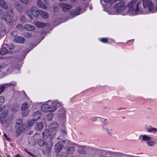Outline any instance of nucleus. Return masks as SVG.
Returning a JSON list of instances; mask_svg holds the SVG:
<instances>
[{"instance_id":"1","label":"nucleus","mask_w":157,"mask_h":157,"mask_svg":"<svg viewBox=\"0 0 157 157\" xmlns=\"http://www.w3.org/2000/svg\"><path fill=\"white\" fill-rule=\"evenodd\" d=\"M49 127V129H46L43 132L44 138L46 140L48 138H50L51 139L53 138L57 132V130L53 129L57 128L58 127V124L56 123L53 122L50 124Z\"/></svg>"},{"instance_id":"2","label":"nucleus","mask_w":157,"mask_h":157,"mask_svg":"<svg viewBox=\"0 0 157 157\" xmlns=\"http://www.w3.org/2000/svg\"><path fill=\"white\" fill-rule=\"evenodd\" d=\"M140 3L137 2V0H132L127 4V6L129 8L128 12L136 14L139 10Z\"/></svg>"},{"instance_id":"3","label":"nucleus","mask_w":157,"mask_h":157,"mask_svg":"<svg viewBox=\"0 0 157 157\" xmlns=\"http://www.w3.org/2000/svg\"><path fill=\"white\" fill-rule=\"evenodd\" d=\"M141 136L143 141L146 142V144L149 146H153L157 143V138L151 137L147 135H142Z\"/></svg>"},{"instance_id":"4","label":"nucleus","mask_w":157,"mask_h":157,"mask_svg":"<svg viewBox=\"0 0 157 157\" xmlns=\"http://www.w3.org/2000/svg\"><path fill=\"white\" fill-rule=\"evenodd\" d=\"M16 127L17 128L16 133L17 135H20L22 132H25L29 129V127L23 125V121L21 119L17 121Z\"/></svg>"},{"instance_id":"5","label":"nucleus","mask_w":157,"mask_h":157,"mask_svg":"<svg viewBox=\"0 0 157 157\" xmlns=\"http://www.w3.org/2000/svg\"><path fill=\"white\" fill-rule=\"evenodd\" d=\"M40 11V10H38L36 6H33L31 7L30 9L26 10L25 13L31 19H32L33 17L31 14L34 17H37L39 16Z\"/></svg>"},{"instance_id":"6","label":"nucleus","mask_w":157,"mask_h":157,"mask_svg":"<svg viewBox=\"0 0 157 157\" xmlns=\"http://www.w3.org/2000/svg\"><path fill=\"white\" fill-rule=\"evenodd\" d=\"M14 13L12 9H9L7 12V16L5 17L3 20L5 21L10 25H13L14 21Z\"/></svg>"},{"instance_id":"7","label":"nucleus","mask_w":157,"mask_h":157,"mask_svg":"<svg viewBox=\"0 0 157 157\" xmlns=\"http://www.w3.org/2000/svg\"><path fill=\"white\" fill-rule=\"evenodd\" d=\"M113 8L116 9L115 13H119L124 11L126 8V6L125 2H123L116 4Z\"/></svg>"},{"instance_id":"8","label":"nucleus","mask_w":157,"mask_h":157,"mask_svg":"<svg viewBox=\"0 0 157 157\" xmlns=\"http://www.w3.org/2000/svg\"><path fill=\"white\" fill-rule=\"evenodd\" d=\"M143 5L145 8L147 7L149 11L151 12H155V10L151 0H143Z\"/></svg>"},{"instance_id":"9","label":"nucleus","mask_w":157,"mask_h":157,"mask_svg":"<svg viewBox=\"0 0 157 157\" xmlns=\"http://www.w3.org/2000/svg\"><path fill=\"white\" fill-rule=\"evenodd\" d=\"M49 138L50 141L45 144V149H43L42 151V152L44 154L48 155L50 153L51 151L52 147L53 146L52 142V139H51L50 138Z\"/></svg>"},{"instance_id":"10","label":"nucleus","mask_w":157,"mask_h":157,"mask_svg":"<svg viewBox=\"0 0 157 157\" xmlns=\"http://www.w3.org/2000/svg\"><path fill=\"white\" fill-rule=\"evenodd\" d=\"M50 105L48 104H44L41 107V109L42 111L44 112H53L54 111V110L56 109L55 108H54L53 109L50 110L49 109V107H50Z\"/></svg>"},{"instance_id":"11","label":"nucleus","mask_w":157,"mask_h":157,"mask_svg":"<svg viewBox=\"0 0 157 157\" xmlns=\"http://www.w3.org/2000/svg\"><path fill=\"white\" fill-rule=\"evenodd\" d=\"M97 152L99 155L98 157H105V154H110V152L101 149H98Z\"/></svg>"},{"instance_id":"12","label":"nucleus","mask_w":157,"mask_h":157,"mask_svg":"<svg viewBox=\"0 0 157 157\" xmlns=\"http://www.w3.org/2000/svg\"><path fill=\"white\" fill-rule=\"evenodd\" d=\"M59 6L62 8V10L64 11H67L72 7V6L71 5L64 3L59 4Z\"/></svg>"},{"instance_id":"13","label":"nucleus","mask_w":157,"mask_h":157,"mask_svg":"<svg viewBox=\"0 0 157 157\" xmlns=\"http://www.w3.org/2000/svg\"><path fill=\"white\" fill-rule=\"evenodd\" d=\"M66 110L65 109L63 108H61L58 111V114L59 117L64 118L65 117V113Z\"/></svg>"},{"instance_id":"14","label":"nucleus","mask_w":157,"mask_h":157,"mask_svg":"<svg viewBox=\"0 0 157 157\" xmlns=\"http://www.w3.org/2000/svg\"><path fill=\"white\" fill-rule=\"evenodd\" d=\"M63 148V145L59 143H56L55 146V151L56 153H59L60 152Z\"/></svg>"},{"instance_id":"15","label":"nucleus","mask_w":157,"mask_h":157,"mask_svg":"<svg viewBox=\"0 0 157 157\" xmlns=\"http://www.w3.org/2000/svg\"><path fill=\"white\" fill-rule=\"evenodd\" d=\"M7 114L6 113H2L0 116V119L1 122L2 124H5L6 122L8 123L6 119V117H7Z\"/></svg>"},{"instance_id":"16","label":"nucleus","mask_w":157,"mask_h":157,"mask_svg":"<svg viewBox=\"0 0 157 157\" xmlns=\"http://www.w3.org/2000/svg\"><path fill=\"white\" fill-rule=\"evenodd\" d=\"M37 5L40 8L43 9H46L47 6L41 0H37Z\"/></svg>"},{"instance_id":"17","label":"nucleus","mask_w":157,"mask_h":157,"mask_svg":"<svg viewBox=\"0 0 157 157\" xmlns=\"http://www.w3.org/2000/svg\"><path fill=\"white\" fill-rule=\"evenodd\" d=\"M72 117L73 119L76 121H78L81 119V113H80L75 112L73 114Z\"/></svg>"},{"instance_id":"18","label":"nucleus","mask_w":157,"mask_h":157,"mask_svg":"<svg viewBox=\"0 0 157 157\" xmlns=\"http://www.w3.org/2000/svg\"><path fill=\"white\" fill-rule=\"evenodd\" d=\"M146 130L148 132L155 133L157 132V128L150 125L146 127Z\"/></svg>"},{"instance_id":"19","label":"nucleus","mask_w":157,"mask_h":157,"mask_svg":"<svg viewBox=\"0 0 157 157\" xmlns=\"http://www.w3.org/2000/svg\"><path fill=\"white\" fill-rule=\"evenodd\" d=\"M14 6L19 12H22L23 9V6L21 4L18 3L17 2H15V3Z\"/></svg>"},{"instance_id":"20","label":"nucleus","mask_w":157,"mask_h":157,"mask_svg":"<svg viewBox=\"0 0 157 157\" xmlns=\"http://www.w3.org/2000/svg\"><path fill=\"white\" fill-rule=\"evenodd\" d=\"M24 38L21 36H16L14 38V41L16 42L23 43L25 41Z\"/></svg>"},{"instance_id":"21","label":"nucleus","mask_w":157,"mask_h":157,"mask_svg":"<svg viewBox=\"0 0 157 157\" xmlns=\"http://www.w3.org/2000/svg\"><path fill=\"white\" fill-rule=\"evenodd\" d=\"M80 10L81 8L80 7H77L75 10L71 11V14L72 15L74 16L78 15L80 13Z\"/></svg>"},{"instance_id":"22","label":"nucleus","mask_w":157,"mask_h":157,"mask_svg":"<svg viewBox=\"0 0 157 157\" xmlns=\"http://www.w3.org/2000/svg\"><path fill=\"white\" fill-rule=\"evenodd\" d=\"M6 30L5 26L3 25L0 26V38L4 36L6 34Z\"/></svg>"},{"instance_id":"23","label":"nucleus","mask_w":157,"mask_h":157,"mask_svg":"<svg viewBox=\"0 0 157 157\" xmlns=\"http://www.w3.org/2000/svg\"><path fill=\"white\" fill-rule=\"evenodd\" d=\"M24 29L29 31H33L35 30V28L34 26L30 24H26L24 26Z\"/></svg>"},{"instance_id":"24","label":"nucleus","mask_w":157,"mask_h":157,"mask_svg":"<svg viewBox=\"0 0 157 157\" xmlns=\"http://www.w3.org/2000/svg\"><path fill=\"white\" fill-rule=\"evenodd\" d=\"M40 112L39 111H36L35 112L33 115V119L35 121L38 120L40 117Z\"/></svg>"},{"instance_id":"25","label":"nucleus","mask_w":157,"mask_h":157,"mask_svg":"<svg viewBox=\"0 0 157 157\" xmlns=\"http://www.w3.org/2000/svg\"><path fill=\"white\" fill-rule=\"evenodd\" d=\"M0 6L5 9L8 7L7 3L4 0H0Z\"/></svg>"},{"instance_id":"26","label":"nucleus","mask_w":157,"mask_h":157,"mask_svg":"<svg viewBox=\"0 0 157 157\" xmlns=\"http://www.w3.org/2000/svg\"><path fill=\"white\" fill-rule=\"evenodd\" d=\"M40 14L42 17L45 19L47 18L48 16V14L46 12L41 10H40Z\"/></svg>"},{"instance_id":"27","label":"nucleus","mask_w":157,"mask_h":157,"mask_svg":"<svg viewBox=\"0 0 157 157\" xmlns=\"http://www.w3.org/2000/svg\"><path fill=\"white\" fill-rule=\"evenodd\" d=\"M86 148L83 146H80L78 147V151L80 154H83L85 153Z\"/></svg>"},{"instance_id":"28","label":"nucleus","mask_w":157,"mask_h":157,"mask_svg":"<svg viewBox=\"0 0 157 157\" xmlns=\"http://www.w3.org/2000/svg\"><path fill=\"white\" fill-rule=\"evenodd\" d=\"M7 50L6 46H3L0 49V54L1 55H5L7 52Z\"/></svg>"},{"instance_id":"29","label":"nucleus","mask_w":157,"mask_h":157,"mask_svg":"<svg viewBox=\"0 0 157 157\" xmlns=\"http://www.w3.org/2000/svg\"><path fill=\"white\" fill-rule=\"evenodd\" d=\"M35 25L38 28H42L45 27L46 25L45 24L39 21H37L35 22Z\"/></svg>"},{"instance_id":"30","label":"nucleus","mask_w":157,"mask_h":157,"mask_svg":"<svg viewBox=\"0 0 157 157\" xmlns=\"http://www.w3.org/2000/svg\"><path fill=\"white\" fill-rule=\"evenodd\" d=\"M60 133L61 135L58 137L57 139L62 140V137H64V136L66 135L67 132L65 130H62L60 131Z\"/></svg>"},{"instance_id":"31","label":"nucleus","mask_w":157,"mask_h":157,"mask_svg":"<svg viewBox=\"0 0 157 157\" xmlns=\"http://www.w3.org/2000/svg\"><path fill=\"white\" fill-rule=\"evenodd\" d=\"M102 130L105 131L107 132L108 134L109 135L112 134V130L110 129L108 127H106L104 126H102Z\"/></svg>"},{"instance_id":"32","label":"nucleus","mask_w":157,"mask_h":157,"mask_svg":"<svg viewBox=\"0 0 157 157\" xmlns=\"http://www.w3.org/2000/svg\"><path fill=\"white\" fill-rule=\"evenodd\" d=\"M68 153L66 151L63 152L59 154H58L56 155V157H67L68 155Z\"/></svg>"},{"instance_id":"33","label":"nucleus","mask_w":157,"mask_h":157,"mask_svg":"<svg viewBox=\"0 0 157 157\" xmlns=\"http://www.w3.org/2000/svg\"><path fill=\"white\" fill-rule=\"evenodd\" d=\"M6 15V13L4 10L2 9H0V17L2 20H3Z\"/></svg>"},{"instance_id":"34","label":"nucleus","mask_w":157,"mask_h":157,"mask_svg":"<svg viewBox=\"0 0 157 157\" xmlns=\"http://www.w3.org/2000/svg\"><path fill=\"white\" fill-rule=\"evenodd\" d=\"M75 150V148L74 147H71L67 148L66 151H67L68 154H71L74 152Z\"/></svg>"},{"instance_id":"35","label":"nucleus","mask_w":157,"mask_h":157,"mask_svg":"<svg viewBox=\"0 0 157 157\" xmlns=\"http://www.w3.org/2000/svg\"><path fill=\"white\" fill-rule=\"evenodd\" d=\"M29 106V105L27 102L23 103L21 106V109L22 111H25L27 109Z\"/></svg>"},{"instance_id":"36","label":"nucleus","mask_w":157,"mask_h":157,"mask_svg":"<svg viewBox=\"0 0 157 157\" xmlns=\"http://www.w3.org/2000/svg\"><path fill=\"white\" fill-rule=\"evenodd\" d=\"M43 128V124L42 122H40L37 123V126L36 127V129L39 130H41Z\"/></svg>"},{"instance_id":"37","label":"nucleus","mask_w":157,"mask_h":157,"mask_svg":"<svg viewBox=\"0 0 157 157\" xmlns=\"http://www.w3.org/2000/svg\"><path fill=\"white\" fill-rule=\"evenodd\" d=\"M35 121V120L33 119V120H30L28 121V126L27 127H29H29L32 126L34 124Z\"/></svg>"},{"instance_id":"38","label":"nucleus","mask_w":157,"mask_h":157,"mask_svg":"<svg viewBox=\"0 0 157 157\" xmlns=\"http://www.w3.org/2000/svg\"><path fill=\"white\" fill-rule=\"evenodd\" d=\"M53 115L52 113H50L48 114L46 116V118L47 120L50 121L52 120L53 117Z\"/></svg>"},{"instance_id":"39","label":"nucleus","mask_w":157,"mask_h":157,"mask_svg":"<svg viewBox=\"0 0 157 157\" xmlns=\"http://www.w3.org/2000/svg\"><path fill=\"white\" fill-rule=\"evenodd\" d=\"M37 143L40 146H42L44 144V141L42 139L39 140L37 141Z\"/></svg>"},{"instance_id":"40","label":"nucleus","mask_w":157,"mask_h":157,"mask_svg":"<svg viewBox=\"0 0 157 157\" xmlns=\"http://www.w3.org/2000/svg\"><path fill=\"white\" fill-rule=\"evenodd\" d=\"M19 109V105L17 104L14 105L12 108V110L14 112L17 111Z\"/></svg>"},{"instance_id":"41","label":"nucleus","mask_w":157,"mask_h":157,"mask_svg":"<svg viewBox=\"0 0 157 157\" xmlns=\"http://www.w3.org/2000/svg\"><path fill=\"white\" fill-rule=\"evenodd\" d=\"M17 29L20 31L22 30L23 29V26L21 24H18L17 25Z\"/></svg>"},{"instance_id":"42","label":"nucleus","mask_w":157,"mask_h":157,"mask_svg":"<svg viewBox=\"0 0 157 157\" xmlns=\"http://www.w3.org/2000/svg\"><path fill=\"white\" fill-rule=\"evenodd\" d=\"M5 101V99L4 97H0V105H2Z\"/></svg>"},{"instance_id":"43","label":"nucleus","mask_w":157,"mask_h":157,"mask_svg":"<svg viewBox=\"0 0 157 157\" xmlns=\"http://www.w3.org/2000/svg\"><path fill=\"white\" fill-rule=\"evenodd\" d=\"M101 121L102 123L104 125H106L107 123L108 120L106 119L102 118H101Z\"/></svg>"},{"instance_id":"44","label":"nucleus","mask_w":157,"mask_h":157,"mask_svg":"<svg viewBox=\"0 0 157 157\" xmlns=\"http://www.w3.org/2000/svg\"><path fill=\"white\" fill-rule=\"evenodd\" d=\"M6 46L9 49L13 50L14 48V46L13 45L10 44V45H6Z\"/></svg>"},{"instance_id":"45","label":"nucleus","mask_w":157,"mask_h":157,"mask_svg":"<svg viewBox=\"0 0 157 157\" xmlns=\"http://www.w3.org/2000/svg\"><path fill=\"white\" fill-rule=\"evenodd\" d=\"M21 3L24 4H27L29 3V0H19Z\"/></svg>"},{"instance_id":"46","label":"nucleus","mask_w":157,"mask_h":157,"mask_svg":"<svg viewBox=\"0 0 157 157\" xmlns=\"http://www.w3.org/2000/svg\"><path fill=\"white\" fill-rule=\"evenodd\" d=\"M6 65L5 64L3 63H0V72L2 69L4 68L5 67Z\"/></svg>"},{"instance_id":"47","label":"nucleus","mask_w":157,"mask_h":157,"mask_svg":"<svg viewBox=\"0 0 157 157\" xmlns=\"http://www.w3.org/2000/svg\"><path fill=\"white\" fill-rule=\"evenodd\" d=\"M50 107H49V109L50 110H52V109H53L54 108H55V109L54 110V111L56 110V107L55 105V104L53 103L52 105H50Z\"/></svg>"},{"instance_id":"48","label":"nucleus","mask_w":157,"mask_h":157,"mask_svg":"<svg viewBox=\"0 0 157 157\" xmlns=\"http://www.w3.org/2000/svg\"><path fill=\"white\" fill-rule=\"evenodd\" d=\"M20 20L22 22H24L26 21L25 16V15L22 16L20 18Z\"/></svg>"},{"instance_id":"49","label":"nucleus","mask_w":157,"mask_h":157,"mask_svg":"<svg viewBox=\"0 0 157 157\" xmlns=\"http://www.w3.org/2000/svg\"><path fill=\"white\" fill-rule=\"evenodd\" d=\"M23 111L22 113V115L23 117H25L27 116L28 115L29 112L28 111Z\"/></svg>"},{"instance_id":"50","label":"nucleus","mask_w":157,"mask_h":157,"mask_svg":"<svg viewBox=\"0 0 157 157\" xmlns=\"http://www.w3.org/2000/svg\"><path fill=\"white\" fill-rule=\"evenodd\" d=\"M98 117H96L93 116L91 117H90V120L93 121H95L97 120Z\"/></svg>"},{"instance_id":"51","label":"nucleus","mask_w":157,"mask_h":157,"mask_svg":"<svg viewBox=\"0 0 157 157\" xmlns=\"http://www.w3.org/2000/svg\"><path fill=\"white\" fill-rule=\"evenodd\" d=\"M17 33L16 31H13L11 32L10 35L11 36L14 37L15 38V37H16Z\"/></svg>"},{"instance_id":"52","label":"nucleus","mask_w":157,"mask_h":157,"mask_svg":"<svg viewBox=\"0 0 157 157\" xmlns=\"http://www.w3.org/2000/svg\"><path fill=\"white\" fill-rule=\"evenodd\" d=\"M100 41L104 43H106L108 42V39L106 38H102L100 40Z\"/></svg>"},{"instance_id":"53","label":"nucleus","mask_w":157,"mask_h":157,"mask_svg":"<svg viewBox=\"0 0 157 157\" xmlns=\"http://www.w3.org/2000/svg\"><path fill=\"white\" fill-rule=\"evenodd\" d=\"M53 103L55 104V105H56L57 106H60L62 105L61 102L58 101H56Z\"/></svg>"},{"instance_id":"54","label":"nucleus","mask_w":157,"mask_h":157,"mask_svg":"<svg viewBox=\"0 0 157 157\" xmlns=\"http://www.w3.org/2000/svg\"><path fill=\"white\" fill-rule=\"evenodd\" d=\"M32 36L31 34L27 32L25 34V36L27 37H30Z\"/></svg>"},{"instance_id":"55","label":"nucleus","mask_w":157,"mask_h":157,"mask_svg":"<svg viewBox=\"0 0 157 157\" xmlns=\"http://www.w3.org/2000/svg\"><path fill=\"white\" fill-rule=\"evenodd\" d=\"M4 136L6 140L9 141L10 140V138L8 137V136H7L6 134L4 133Z\"/></svg>"},{"instance_id":"56","label":"nucleus","mask_w":157,"mask_h":157,"mask_svg":"<svg viewBox=\"0 0 157 157\" xmlns=\"http://www.w3.org/2000/svg\"><path fill=\"white\" fill-rule=\"evenodd\" d=\"M9 85V86H15L16 85V83L15 82H13L10 83Z\"/></svg>"},{"instance_id":"57","label":"nucleus","mask_w":157,"mask_h":157,"mask_svg":"<svg viewBox=\"0 0 157 157\" xmlns=\"http://www.w3.org/2000/svg\"><path fill=\"white\" fill-rule=\"evenodd\" d=\"M4 88L2 87L0 88V94L3 91Z\"/></svg>"},{"instance_id":"58","label":"nucleus","mask_w":157,"mask_h":157,"mask_svg":"<svg viewBox=\"0 0 157 157\" xmlns=\"http://www.w3.org/2000/svg\"><path fill=\"white\" fill-rule=\"evenodd\" d=\"M26 152L28 153L30 155H31L33 157H36V156L34 155L32 153H31V152L28 151H26Z\"/></svg>"},{"instance_id":"59","label":"nucleus","mask_w":157,"mask_h":157,"mask_svg":"<svg viewBox=\"0 0 157 157\" xmlns=\"http://www.w3.org/2000/svg\"><path fill=\"white\" fill-rule=\"evenodd\" d=\"M22 93L24 95V97L25 98H27V96L26 94H25V93L24 92H22Z\"/></svg>"},{"instance_id":"60","label":"nucleus","mask_w":157,"mask_h":157,"mask_svg":"<svg viewBox=\"0 0 157 157\" xmlns=\"http://www.w3.org/2000/svg\"><path fill=\"white\" fill-rule=\"evenodd\" d=\"M14 157H21L19 154H17V155H15Z\"/></svg>"},{"instance_id":"61","label":"nucleus","mask_w":157,"mask_h":157,"mask_svg":"<svg viewBox=\"0 0 157 157\" xmlns=\"http://www.w3.org/2000/svg\"><path fill=\"white\" fill-rule=\"evenodd\" d=\"M111 0H104V1L106 2H109Z\"/></svg>"},{"instance_id":"62","label":"nucleus","mask_w":157,"mask_h":157,"mask_svg":"<svg viewBox=\"0 0 157 157\" xmlns=\"http://www.w3.org/2000/svg\"><path fill=\"white\" fill-rule=\"evenodd\" d=\"M89 7L90 9H92V5H90L89 6Z\"/></svg>"},{"instance_id":"63","label":"nucleus","mask_w":157,"mask_h":157,"mask_svg":"<svg viewBox=\"0 0 157 157\" xmlns=\"http://www.w3.org/2000/svg\"><path fill=\"white\" fill-rule=\"evenodd\" d=\"M2 110V108H0V112Z\"/></svg>"},{"instance_id":"64","label":"nucleus","mask_w":157,"mask_h":157,"mask_svg":"<svg viewBox=\"0 0 157 157\" xmlns=\"http://www.w3.org/2000/svg\"><path fill=\"white\" fill-rule=\"evenodd\" d=\"M44 2H46L47 0H43Z\"/></svg>"}]
</instances>
